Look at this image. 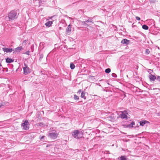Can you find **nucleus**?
I'll return each instance as SVG.
<instances>
[{
  "instance_id": "f257e3e1",
  "label": "nucleus",
  "mask_w": 160,
  "mask_h": 160,
  "mask_svg": "<svg viewBox=\"0 0 160 160\" xmlns=\"http://www.w3.org/2000/svg\"><path fill=\"white\" fill-rule=\"evenodd\" d=\"M19 14V10H12L8 14V18L9 21L13 20L16 18Z\"/></svg>"
},
{
  "instance_id": "f03ea898",
  "label": "nucleus",
  "mask_w": 160,
  "mask_h": 160,
  "mask_svg": "<svg viewBox=\"0 0 160 160\" xmlns=\"http://www.w3.org/2000/svg\"><path fill=\"white\" fill-rule=\"evenodd\" d=\"M120 114L119 117L122 119L127 120L128 119V111L126 110L124 111H121L119 112Z\"/></svg>"
},
{
  "instance_id": "7ed1b4c3",
  "label": "nucleus",
  "mask_w": 160,
  "mask_h": 160,
  "mask_svg": "<svg viewBox=\"0 0 160 160\" xmlns=\"http://www.w3.org/2000/svg\"><path fill=\"white\" fill-rule=\"evenodd\" d=\"M58 135V133L56 131H53L49 133L48 136L51 138L55 139L57 138Z\"/></svg>"
},
{
  "instance_id": "20e7f679",
  "label": "nucleus",
  "mask_w": 160,
  "mask_h": 160,
  "mask_svg": "<svg viewBox=\"0 0 160 160\" xmlns=\"http://www.w3.org/2000/svg\"><path fill=\"white\" fill-rule=\"evenodd\" d=\"M21 126L23 129H28L29 128V122L27 120H26L25 121H23L21 124Z\"/></svg>"
},
{
  "instance_id": "39448f33",
  "label": "nucleus",
  "mask_w": 160,
  "mask_h": 160,
  "mask_svg": "<svg viewBox=\"0 0 160 160\" xmlns=\"http://www.w3.org/2000/svg\"><path fill=\"white\" fill-rule=\"evenodd\" d=\"M25 67H23L24 74L27 75L31 72L30 69L28 67V66L25 64H24Z\"/></svg>"
},
{
  "instance_id": "423d86ee",
  "label": "nucleus",
  "mask_w": 160,
  "mask_h": 160,
  "mask_svg": "<svg viewBox=\"0 0 160 160\" xmlns=\"http://www.w3.org/2000/svg\"><path fill=\"white\" fill-rule=\"evenodd\" d=\"M79 131L78 130H76L73 132L72 135L74 138L76 139H78L79 138L78 134H79Z\"/></svg>"
},
{
  "instance_id": "0eeeda50",
  "label": "nucleus",
  "mask_w": 160,
  "mask_h": 160,
  "mask_svg": "<svg viewBox=\"0 0 160 160\" xmlns=\"http://www.w3.org/2000/svg\"><path fill=\"white\" fill-rule=\"evenodd\" d=\"M23 49V48L22 46L18 47L15 48V49H13V53H16L17 52H19Z\"/></svg>"
},
{
  "instance_id": "6e6552de",
  "label": "nucleus",
  "mask_w": 160,
  "mask_h": 160,
  "mask_svg": "<svg viewBox=\"0 0 160 160\" xmlns=\"http://www.w3.org/2000/svg\"><path fill=\"white\" fill-rule=\"evenodd\" d=\"M139 124L140 126H144L146 124H149L150 122L148 121L143 120L139 122Z\"/></svg>"
},
{
  "instance_id": "1a4fd4ad",
  "label": "nucleus",
  "mask_w": 160,
  "mask_h": 160,
  "mask_svg": "<svg viewBox=\"0 0 160 160\" xmlns=\"http://www.w3.org/2000/svg\"><path fill=\"white\" fill-rule=\"evenodd\" d=\"M2 50L4 52L7 53L11 52L13 51L12 48H2Z\"/></svg>"
},
{
  "instance_id": "9d476101",
  "label": "nucleus",
  "mask_w": 160,
  "mask_h": 160,
  "mask_svg": "<svg viewBox=\"0 0 160 160\" xmlns=\"http://www.w3.org/2000/svg\"><path fill=\"white\" fill-rule=\"evenodd\" d=\"M149 78L150 81H154L156 78V77L152 74H150L148 76Z\"/></svg>"
},
{
  "instance_id": "9b49d317",
  "label": "nucleus",
  "mask_w": 160,
  "mask_h": 160,
  "mask_svg": "<svg viewBox=\"0 0 160 160\" xmlns=\"http://www.w3.org/2000/svg\"><path fill=\"white\" fill-rule=\"evenodd\" d=\"M130 42V41L126 39H123L121 41V43L123 44L128 45Z\"/></svg>"
},
{
  "instance_id": "f8f14e48",
  "label": "nucleus",
  "mask_w": 160,
  "mask_h": 160,
  "mask_svg": "<svg viewBox=\"0 0 160 160\" xmlns=\"http://www.w3.org/2000/svg\"><path fill=\"white\" fill-rule=\"evenodd\" d=\"M71 31V25L70 24H69L67 27L66 29V32L67 33H68L69 34Z\"/></svg>"
},
{
  "instance_id": "ddd939ff",
  "label": "nucleus",
  "mask_w": 160,
  "mask_h": 160,
  "mask_svg": "<svg viewBox=\"0 0 160 160\" xmlns=\"http://www.w3.org/2000/svg\"><path fill=\"white\" fill-rule=\"evenodd\" d=\"M5 59L6 63H10L14 62L13 59L10 58H7Z\"/></svg>"
},
{
  "instance_id": "4468645a",
  "label": "nucleus",
  "mask_w": 160,
  "mask_h": 160,
  "mask_svg": "<svg viewBox=\"0 0 160 160\" xmlns=\"http://www.w3.org/2000/svg\"><path fill=\"white\" fill-rule=\"evenodd\" d=\"M52 24V21H48L45 23V25L47 26L50 27L51 26Z\"/></svg>"
},
{
  "instance_id": "2eb2a0df",
  "label": "nucleus",
  "mask_w": 160,
  "mask_h": 160,
  "mask_svg": "<svg viewBox=\"0 0 160 160\" xmlns=\"http://www.w3.org/2000/svg\"><path fill=\"white\" fill-rule=\"evenodd\" d=\"M37 126H39L40 127H44L45 126V124L43 122H40L36 124Z\"/></svg>"
},
{
  "instance_id": "dca6fc26",
  "label": "nucleus",
  "mask_w": 160,
  "mask_h": 160,
  "mask_svg": "<svg viewBox=\"0 0 160 160\" xmlns=\"http://www.w3.org/2000/svg\"><path fill=\"white\" fill-rule=\"evenodd\" d=\"M85 92H82L81 94V97L83 98L84 99H86V97L85 96Z\"/></svg>"
},
{
  "instance_id": "f3484780",
  "label": "nucleus",
  "mask_w": 160,
  "mask_h": 160,
  "mask_svg": "<svg viewBox=\"0 0 160 160\" xmlns=\"http://www.w3.org/2000/svg\"><path fill=\"white\" fill-rule=\"evenodd\" d=\"M118 160H127L126 157L125 156H121L118 158Z\"/></svg>"
},
{
  "instance_id": "a211bd4d",
  "label": "nucleus",
  "mask_w": 160,
  "mask_h": 160,
  "mask_svg": "<svg viewBox=\"0 0 160 160\" xmlns=\"http://www.w3.org/2000/svg\"><path fill=\"white\" fill-rule=\"evenodd\" d=\"M45 138L46 137L44 136H41L40 135L39 137V139L41 141H44Z\"/></svg>"
},
{
  "instance_id": "6ab92c4d",
  "label": "nucleus",
  "mask_w": 160,
  "mask_h": 160,
  "mask_svg": "<svg viewBox=\"0 0 160 160\" xmlns=\"http://www.w3.org/2000/svg\"><path fill=\"white\" fill-rule=\"evenodd\" d=\"M135 125V123L133 122H132L131 124L127 125V126L129 128H132L133 127V125Z\"/></svg>"
},
{
  "instance_id": "aec40b11",
  "label": "nucleus",
  "mask_w": 160,
  "mask_h": 160,
  "mask_svg": "<svg viewBox=\"0 0 160 160\" xmlns=\"http://www.w3.org/2000/svg\"><path fill=\"white\" fill-rule=\"evenodd\" d=\"M142 28L146 30H148V27L146 25H143L142 26Z\"/></svg>"
},
{
  "instance_id": "412c9836",
  "label": "nucleus",
  "mask_w": 160,
  "mask_h": 160,
  "mask_svg": "<svg viewBox=\"0 0 160 160\" xmlns=\"http://www.w3.org/2000/svg\"><path fill=\"white\" fill-rule=\"evenodd\" d=\"M70 68L72 69H74L75 68V66L73 63H71L70 65Z\"/></svg>"
},
{
  "instance_id": "4be33fe9",
  "label": "nucleus",
  "mask_w": 160,
  "mask_h": 160,
  "mask_svg": "<svg viewBox=\"0 0 160 160\" xmlns=\"http://www.w3.org/2000/svg\"><path fill=\"white\" fill-rule=\"evenodd\" d=\"M111 72V69L109 68H108L105 69V72L106 73H108Z\"/></svg>"
},
{
  "instance_id": "5701e85b",
  "label": "nucleus",
  "mask_w": 160,
  "mask_h": 160,
  "mask_svg": "<svg viewBox=\"0 0 160 160\" xmlns=\"http://www.w3.org/2000/svg\"><path fill=\"white\" fill-rule=\"evenodd\" d=\"M92 18H90L88 20L86 21V22L87 23H89L90 22H92V23L93 22H92Z\"/></svg>"
},
{
  "instance_id": "b1692460",
  "label": "nucleus",
  "mask_w": 160,
  "mask_h": 160,
  "mask_svg": "<svg viewBox=\"0 0 160 160\" xmlns=\"http://www.w3.org/2000/svg\"><path fill=\"white\" fill-rule=\"evenodd\" d=\"M86 22H86V21H85L82 22V24L84 26H88V25L86 23Z\"/></svg>"
},
{
  "instance_id": "393cba45",
  "label": "nucleus",
  "mask_w": 160,
  "mask_h": 160,
  "mask_svg": "<svg viewBox=\"0 0 160 160\" xmlns=\"http://www.w3.org/2000/svg\"><path fill=\"white\" fill-rule=\"evenodd\" d=\"M73 98L75 100H78L79 98L75 94L74 95Z\"/></svg>"
},
{
  "instance_id": "a878e982",
  "label": "nucleus",
  "mask_w": 160,
  "mask_h": 160,
  "mask_svg": "<svg viewBox=\"0 0 160 160\" xmlns=\"http://www.w3.org/2000/svg\"><path fill=\"white\" fill-rule=\"evenodd\" d=\"M150 52V50L149 49H147L145 51V53L147 54H149Z\"/></svg>"
},
{
  "instance_id": "bb28decb",
  "label": "nucleus",
  "mask_w": 160,
  "mask_h": 160,
  "mask_svg": "<svg viewBox=\"0 0 160 160\" xmlns=\"http://www.w3.org/2000/svg\"><path fill=\"white\" fill-rule=\"evenodd\" d=\"M43 58V55L42 54H41L40 55V57L39 60L41 61L42 58Z\"/></svg>"
},
{
  "instance_id": "cd10ccee",
  "label": "nucleus",
  "mask_w": 160,
  "mask_h": 160,
  "mask_svg": "<svg viewBox=\"0 0 160 160\" xmlns=\"http://www.w3.org/2000/svg\"><path fill=\"white\" fill-rule=\"evenodd\" d=\"M112 76L114 78H116L117 77V75L115 73H112Z\"/></svg>"
},
{
  "instance_id": "c85d7f7f",
  "label": "nucleus",
  "mask_w": 160,
  "mask_h": 160,
  "mask_svg": "<svg viewBox=\"0 0 160 160\" xmlns=\"http://www.w3.org/2000/svg\"><path fill=\"white\" fill-rule=\"evenodd\" d=\"M148 72L149 73V74H151V73L152 72H153V71L152 70L149 69L148 70Z\"/></svg>"
},
{
  "instance_id": "c756f323",
  "label": "nucleus",
  "mask_w": 160,
  "mask_h": 160,
  "mask_svg": "<svg viewBox=\"0 0 160 160\" xmlns=\"http://www.w3.org/2000/svg\"><path fill=\"white\" fill-rule=\"evenodd\" d=\"M156 79L158 80V81H160V76H158L156 77Z\"/></svg>"
},
{
  "instance_id": "7c9ffc66",
  "label": "nucleus",
  "mask_w": 160,
  "mask_h": 160,
  "mask_svg": "<svg viewBox=\"0 0 160 160\" xmlns=\"http://www.w3.org/2000/svg\"><path fill=\"white\" fill-rule=\"evenodd\" d=\"M136 18L139 21L140 20V18L138 16L136 17Z\"/></svg>"
},
{
  "instance_id": "2f4dec72",
  "label": "nucleus",
  "mask_w": 160,
  "mask_h": 160,
  "mask_svg": "<svg viewBox=\"0 0 160 160\" xmlns=\"http://www.w3.org/2000/svg\"><path fill=\"white\" fill-rule=\"evenodd\" d=\"M81 92V90L79 89L78 92V93H80Z\"/></svg>"
},
{
  "instance_id": "473e14b6",
  "label": "nucleus",
  "mask_w": 160,
  "mask_h": 160,
  "mask_svg": "<svg viewBox=\"0 0 160 160\" xmlns=\"http://www.w3.org/2000/svg\"><path fill=\"white\" fill-rule=\"evenodd\" d=\"M29 51H28V52H26V54H27V55H29Z\"/></svg>"
},
{
  "instance_id": "72a5a7b5",
  "label": "nucleus",
  "mask_w": 160,
  "mask_h": 160,
  "mask_svg": "<svg viewBox=\"0 0 160 160\" xmlns=\"http://www.w3.org/2000/svg\"><path fill=\"white\" fill-rule=\"evenodd\" d=\"M6 18V19H7V17H6V18Z\"/></svg>"
},
{
  "instance_id": "f704fd0d",
  "label": "nucleus",
  "mask_w": 160,
  "mask_h": 160,
  "mask_svg": "<svg viewBox=\"0 0 160 160\" xmlns=\"http://www.w3.org/2000/svg\"><path fill=\"white\" fill-rule=\"evenodd\" d=\"M1 105H0V108H1Z\"/></svg>"
}]
</instances>
